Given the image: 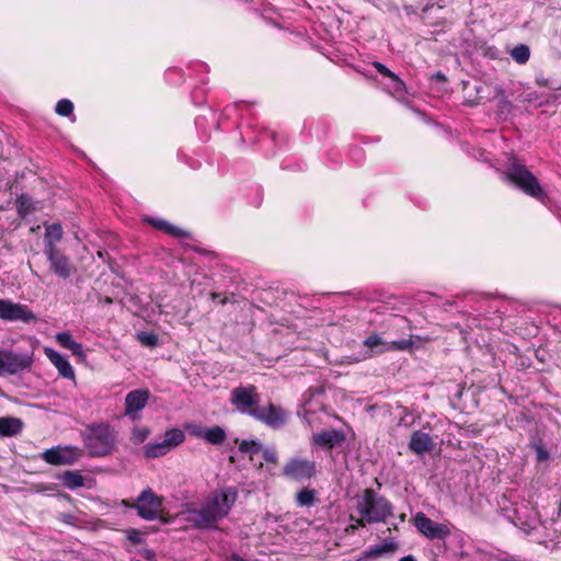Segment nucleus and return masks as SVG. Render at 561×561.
I'll return each instance as SVG.
<instances>
[{
    "instance_id": "1",
    "label": "nucleus",
    "mask_w": 561,
    "mask_h": 561,
    "mask_svg": "<svg viewBox=\"0 0 561 561\" xmlns=\"http://www.w3.org/2000/svg\"><path fill=\"white\" fill-rule=\"evenodd\" d=\"M237 496L238 493L232 488L215 491L205 499L201 507L183 512L184 520L198 530L217 529L218 522L228 516Z\"/></svg>"
},
{
    "instance_id": "2",
    "label": "nucleus",
    "mask_w": 561,
    "mask_h": 561,
    "mask_svg": "<svg viewBox=\"0 0 561 561\" xmlns=\"http://www.w3.org/2000/svg\"><path fill=\"white\" fill-rule=\"evenodd\" d=\"M356 511L359 518L358 526L385 522L393 513L392 504L383 496L378 495L373 489H366L362 496L357 497Z\"/></svg>"
},
{
    "instance_id": "3",
    "label": "nucleus",
    "mask_w": 561,
    "mask_h": 561,
    "mask_svg": "<svg viewBox=\"0 0 561 561\" xmlns=\"http://www.w3.org/2000/svg\"><path fill=\"white\" fill-rule=\"evenodd\" d=\"M504 180L510 181L522 190L525 194L541 199L543 191L536 176L526 168L513 159L504 172Z\"/></svg>"
},
{
    "instance_id": "4",
    "label": "nucleus",
    "mask_w": 561,
    "mask_h": 561,
    "mask_svg": "<svg viewBox=\"0 0 561 561\" xmlns=\"http://www.w3.org/2000/svg\"><path fill=\"white\" fill-rule=\"evenodd\" d=\"M116 446L115 431L107 424H98L90 427L85 437V447L93 457L110 455Z\"/></svg>"
},
{
    "instance_id": "5",
    "label": "nucleus",
    "mask_w": 561,
    "mask_h": 561,
    "mask_svg": "<svg viewBox=\"0 0 561 561\" xmlns=\"http://www.w3.org/2000/svg\"><path fill=\"white\" fill-rule=\"evenodd\" d=\"M162 504V497L158 496L151 489H146L138 495L131 507L136 508L137 514L146 520L161 519L162 523L168 524L169 519L159 514Z\"/></svg>"
},
{
    "instance_id": "6",
    "label": "nucleus",
    "mask_w": 561,
    "mask_h": 561,
    "mask_svg": "<svg viewBox=\"0 0 561 561\" xmlns=\"http://www.w3.org/2000/svg\"><path fill=\"white\" fill-rule=\"evenodd\" d=\"M260 394L254 386L237 387L231 391L230 402L242 413L252 416V411L259 409Z\"/></svg>"
},
{
    "instance_id": "7",
    "label": "nucleus",
    "mask_w": 561,
    "mask_h": 561,
    "mask_svg": "<svg viewBox=\"0 0 561 561\" xmlns=\"http://www.w3.org/2000/svg\"><path fill=\"white\" fill-rule=\"evenodd\" d=\"M252 417L272 430H279L287 423L288 413L282 407L268 403L253 410Z\"/></svg>"
},
{
    "instance_id": "8",
    "label": "nucleus",
    "mask_w": 561,
    "mask_h": 561,
    "mask_svg": "<svg viewBox=\"0 0 561 561\" xmlns=\"http://www.w3.org/2000/svg\"><path fill=\"white\" fill-rule=\"evenodd\" d=\"M317 467L313 460L290 458L284 465L283 476L295 481L309 480L316 476Z\"/></svg>"
},
{
    "instance_id": "9",
    "label": "nucleus",
    "mask_w": 561,
    "mask_h": 561,
    "mask_svg": "<svg viewBox=\"0 0 561 561\" xmlns=\"http://www.w3.org/2000/svg\"><path fill=\"white\" fill-rule=\"evenodd\" d=\"M33 364V357L28 354L14 353L11 351H0V371L2 374L15 375L25 369H30Z\"/></svg>"
},
{
    "instance_id": "10",
    "label": "nucleus",
    "mask_w": 561,
    "mask_h": 561,
    "mask_svg": "<svg viewBox=\"0 0 561 561\" xmlns=\"http://www.w3.org/2000/svg\"><path fill=\"white\" fill-rule=\"evenodd\" d=\"M81 455L82 451L79 448L71 446H58L45 450L42 454V458L49 465L70 466L78 461Z\"/></svg>"
},
{
    "instance_id": "11",
    "label": "nucleus",
    "mask_w": 561,
    "mask_h": 561,
    "mask_svg": "<svg viewBox=\"0 0 561 561\" xmlns=\"http://www.w3.org/2000/svg\"><path fill=\"white\" fill-rule=\"evenodd\" d=\"M0 319L30 323L36 320V316L25 305L16 304L7 299H0Z\"/></svg>"
},
{
    "instance_id": "12",
    "label": "nucleus",
    "mask_w": 561,
    "mask_h": 561,
    "mask_svg": "<svg viewBox=\"0 0 561 561\" xmlns=\"http://www.w3.org/2000/svg\"><path fill=\"white\" fill-rule=\"evenodd\" d=\"M363 344L370 350L368 357L373 356V353H386L391 351H405L412 347V340H398V341H385L378 334H371L366 337Z\"/></svg>"
},
{
    "instance_id": "13",
    "label": "nucleus",
    "mask_w": 561,
    "mask_h": 561,
    "mask_svg": "<svg viewBox=\"0 0 561 561\" xmlns=\"http://www.w3.org/2000/svg\"><path fill=\"white\" fill-rule=\"evenodd\" d=\"M44 253L50 263V270L59 277L67 279L72 273V264L69 259L64 255L56 245L48 244L44 249Z\"/></svg>"
},
{
    "instance_id": "14",
    "label": "nucleus",
    "mask_w": 561,
    "mask_h": 561,
    "mask_svg": "<svg viewBox=\"0 0 561 561\" xmlns=\"http://www.w3.org/2000/svg\"><path fill=\"white\" fill-rule=\"evenodd\" d=\"M415 527L420 533L431 539H443L450 534L446 525L433 522L424 513H417L415 515Z\"/></svg>"
},
{
    "instance_id": "15",
    "label": "nucleus",
    "mask_w": 561,
    "mask_h": 561,
    "mask_svg": "<svg viewBox=\"0 0 561 561\" xmlns=\"http://www.w3.org/2000/svg\"><path fill=\"white\" fill-rule=\"evenodd\" d=\"M149 399V391L137 389L127 393L125 398V414L131 420L138 419V413L146 407Z\"/></svg>"
},
{
    "instance_id": "16",
    "label": "nucleus",
    "mask_w": 561,
    "mask_h": 561,
    "mask_svg": "<svg viewBox=\"0 0 561 561\" xmlns=\"http://www.w3.org/2000/svg\"><path fill=\"white\" fill-rule=\"evenodd\" d=\"M346 435L342 430H325L312 436L313 444L324 449H332L344 444Z\"/></svg>"
},
{
    "instance_id": "17",
    "label": "nucleus",
    "mask_w": 561,
    "mask_h": 561,
    "mask_svg": "<svg viewBox=\"0 0 561 561\" xmlns=\"http://www.w3.org/2000/svg\"><path fill=\"white\" fill-rule=\"evenodd\" d=\"M434 448V440L430 434L414 431L409 442V449L415 455H423Z\"/></svg>"
},
{
    "instance_id": "18",
    "label": "nucleus",
    "mask_w": 561,
    "mask_h": 561,
    "mask_svg": "<svg viewBox=\"0 0 561 561\" xmlns=\"http://www.w3.org/2000/svg\"><path fill=\"white\" fill-rule=\"evenodd\" d=\"M45 355L57 368L60 376L68 379L75 378V370L65 356H62L51 347H45Z\"/></svg>"
},
{
    "instance_id": "19",
    "label": "nucleus",
    "mask_w": 561,
    "mask_h": 561,
    "mask_svg": "<svg viewBox=\"0 0 561 561\" xmlns=\"http://www.w3.org/2000/svg\"><path fill=\"white\" fill-rule=\"evenodd\" d=\"M23 425L21 419L12 416L0 417V436H15L22 432Z\"/></svg>"
},
{
    "instance_id": "20",
    "label": "nucleus",
    "mask_w": 561,
    "mask_h": 561,
    "mask_svg": "<svg viewBox=\"0 0 561 561\" xmlns=\"http://www.w3.org/2000/svg\"><path fill=\"white\" fill-rule=\"evenodd\" d=\"M56 341L65 348H68L72 354L81 359L85 358L82 345L76 342L71 334L67 332H60L56 334Z\"/></svg>"
},
{
    "instance_id": "21",
    "label": "nucleus",
    "mask_w": 561,
    "mask_h": 561,
    "mask_svg": "<svg viewBox=\"0 0 561 561\" xmlns=\"http://www.w3.org/2000/svg\"><path fill=\"white\" fill-rule=\"evenodd\" d=\"M195 434L213 445H220L226 439V432L220 426H213L210 428L199 430Z\"/></svg>"
},
{
    "instance_id": "22",
    "label": "nucleus",
    "mask_w": 561,
    "mask_h": 561,
    "mask_svg": "<svg viewBox=\"0 0 561 561\" xmlns=\"http://www.w3.org/2000/svg\"><path fill=\"white\" fill-rule=\"evenodd\" d=\"M396 550V545L392 542H386L379 546H376L374 548H370L369 550H366L362 552L356 561H369L370 559H376L385 553L393 552Z\"/></svg>"
},
{
    "instance_id": "23",
    "label": "nucleus",
    "mask_w": 561,
    "mask_h": 561,
    "mask_svg": "<svg viewBox=\"0 0 561 561\" xmlns=\"http://www.w3.org/2000/svg\"><path fill=\"white\" fill-rule=\"evenodd\" d=\"M148 222L156 229L164 231V232H167L171 236L178 237V238H181V237H184L187 234L182 229L169 224L168 221H165L163 219L151 218V219H148Z\"/></svg>"
},
{
    "instance_id": "24",
    "label": "nucleus",
    "mask_w": 561,
    "mask_h": 561,
    "mask_svg": "<svg viewBox=\"0 0 561 561\" xmlns=\"http://www.w3.org/2000/svg\"><path fill=\"white\" fill-rule=\"evenodd\" d=\"M61 481L68 489H77L84 484V478L79 471L67 470L61 476Z\"/></svg>"
},
{
    "instance_id": "25",
    "label": "nucleus",
    "mask_w": 561,
    "mask_h": 561,
    "mask_svg": "<svg viewBox=\"0 0 561 561\" xmlns=\"http://www.w3.org/2000/svg\"><path fill=\"white\" fill-rule=\"evenodd\" d=\"M171 449L162 440L156 444H147L144 446V454L147 458H158L168 454Z\"/></svg>"
},
{
    "instance_id": "26",
    "label": "nucleus",
    "mask_w": 561,
    "mask_h": 561,
    "mask_svg": "<svg viewBox=\"0 0 561 561\" xmlns=\"http://www.w3.org/2000/svg\"><path fill=\"white\" fill-rule=\"evenodd\" d=\"M62 237V228L58 224L50 225L45 232V248L48 244L55 245Z\"/></svg>"
},
{
    "instance_id": "27",
    "label": "nucleus",
    "mask_w": 561,
    "mask_h": 561,
    "mask_svg": "<svg viewBox=\"0 0 561 561\" xmlns=\"http://www.w3.org/2000/svg\"><path fill=\"white\" fill-rule=\"evenodd\" d=\"M511 57L519 65H524L529 60L530 50L525 44H519L511 50Z\"/></svg>"
},
{
    "instance_id": "28",
    "label": "nucleus",
    "mask_w": 561,
    "mask_h": 561,
    "mask_svg": "<svg viewBox=\"0 0 561 561\" xmlns=\"http://www.w3.org/2000/svg\"><path fill=\"white\" fill-rule=\"evenodd\" d=\"M184 440V433L181 430L173 428L165 432L163 442L172 449Z\"/></svg>"
},
{
    "instance_id": "29",
    "label": "nucleus",
    "mask_w": 561,
    "mask_h": 561,
    "mask_svg": "<svg viewBox=\"0 0 561 561\" xmlns=\"http://www.w3.org/2000/svg\"><path fill=\"white\" fill-rule=\"evenodd\" d=\"M298 505L311 506L316 502V491L311 489H302L296 495Z\"/></svg>"
},
{
    "instance_id": "30",
    "label": "nucleus",
    "mask_w": 561,
    "mask_h": 561,
    "mask_svg": "<svg viewBox=\"0 0 561 561\" xmlns=\"http://www.w3.org/2000/svg\"><path fill=\"white\" fill-rule=\"evenodd\" d=\"M55 111L58 115L68 117L73 112V104L70 100L62 99L56 104Z\"/></svg>"
},
{
    "instance_id": "31",
    "label": "nucleus",
    "mask_w": 561,
    "mask_h": 561,
    "mask_svg": "<svg viewBox=\"0 0 561 561\" xmlns=\"http://www.w3.org/2000/svg\"><path fill=\"white\" fill-rule=\"evenodd\" d=\"M262 449V445L256 440H242L239 445L241 453H249L251 457Z\"/></svg>"
},
{
    "instance_id": "32",
    "label": "nucleus",
    "mask_w": 561,
    "mask_h": 561,
    "mask_svg": "<svg viewBox=\"0 0 561 561\" xmlns=\"http://www.w3.org/2000/svg\"><path fill=\"white\" fill-rule=\"evenodd\" d=\"M149 434L150 430L148 427H134L130 439L134 444H141L147 439Z\"/></svg>"
},
{
    "instance_id": "33",
    "label": "nucleus",
    "mask_w": 561,
    "mask_h": 561,
    "mask_svg": "<svg viewBox=\"0 0 561 561\" xmlns=\"http://www.w3.org/2000/svg\"><path fill=\"white\" fill-rule=\"evenodd\" d=\"M137 340L144 345L148 347H154L158 345V336L153 333L141 332L137 334Z\"/></svg>"
},
{
    "instance_id": "34",
    "label": "nucleus",
    "mask_w": 561,
    "mask_h": 561,
    "mask_svg": "<svg viewBox=\"0 0 561 561\" xmlns=\"http://www.w3.org/2000/svg\"><path fill=\"white\" fill-rule=\"evenodd\" d=\"M375 69L382 76L392 79L399 84H403L402 81L394 75L391 70H389L385 65L379 61L374 62Z\"/></svg>"
},
{
    "instance_id": "35",
    "label": "nucleus",
    "mask_w": 561,
    "mask_h": 561,
    "mask_svg": "<svg viewBox=\"0 0 561 561\" xmlns=\"http://www.w3.org/2000/svg\"><path fill=\"white\" fill-rule=\"evenodd\" d=\"M261 450H262L263 459L266 462H271V463L277 462V460H278L277 453L274 448H265V449H261Z\"/></svg>"
},
{
    "instance_id": "36",
    "label": "nucleus",
    "mask_w": 561,
    "mask_h": 561,
    "mask_svg": "<svg viewBox=\"0 0 561 561\" xmlns=\"http://www.w3.org/2000/svg\"><path fill=\"white\" fill-rule=\"evenodd\" d=\"M127 538L134 545H139L141 542V534L137 529H129L127 531Z\"/></svg>"
},
{
    "instance_id": "37",
    "label": "nucleus",
    "mask_w": 561,
    "mask_h": 561,
    "mask_svg": "<svg viewBox=\"0 0 561 561\" xmlns=\"http://www.w3.org/2000/svg\"><path fill=\"white\" fill-rule=\"evenodd\" d=\"M18 206H19L20 213H28V210H30L28 198L24 195L20 196L18 198Z\"/></svg>"
},
{
    "instance_id": "38",
    "label": "nucleus",
    "mask_w": 561,
    "mask_h": 561,
    "mask_svg": "<svg viewBox=\"0 0 561 561\" xmlns=\"http://www.w3.org/2000/svg\"><path fill=\"white\" fill-rule=\"evenodd\" d=\"M434 79H436L437 81H442V82H445L446 81V76L438 71L436 72L434 76H433Z\"/></svg>"
},
{
    "instance_id": "39",
    "label": "nucleus",
    "mask_w": 561,
    "mask_h": 561,
    "mask_svg": "<svg viewBox=\"0 0 561 561\" xmlns=\"http://www.w3.org/2000/svg\"><path fill=\"white\" fill-rule=\"evenodd\" d=\"M399 561H416V559L413 556H405L401 558Z\"/></svg>"
},
{
    "instance_id": "40",
    "label": "nucleus",
    "mask_w": 561,
    "mask_h": 561,
    "mask_svg": "<svg viewBox=\"0 0 561 561\" xmlns=\"http://www.w3.org/2000/svg\"><path fill=\"white\" fill-rule=\"evenodd\" d=\"M231 561H247L243 558H241L239 554H232Z\"/></svg>"
},
{
    "instance_id": "41",
    "label": "nucleus",
    "mask_w": 561,
    "mask_h": 561,
    "mask_svg": "<svg viewBox=\"0 0 561 561\" xmlns=\"http://www.w3.org/2000/svg\"><path fill=\"white\" fill-rule=\"evenodd\" d=\"M219 297H220V294H217V293L211 294V298L214 300H219Z\"/></svg>"
},
{
    "instance_id": "42",
    "label": "nucleus",
    "mask_w": 561,
    "mask_h": 561,
    "mask_svg": "<svg viewBox=\"0 0 561 561\" xmlns=\"http://www.w3.org/2000/svg\"><path fill=\"white\" fill-rule=\"evenodd\" d=\"M477 104H478V103H476V102H470V103H469V105H470V106H474V105H477Z\"/></svg>"
},
{
    "instance_id": "43",
    "label": "nucleus",
    "mask_w": 561,
    "mask_h": 561,
    "mask_svg": "<svg viewBox=\"0 0 561 561\" xmlns=\"http://www.w3.org/2000/svg\"><path fill=\"white\" fill-rule=\"evenodd\" d=\"M539 458L540 459L543 458V453H541V451L539 453Z\"/></svg>"
},
{
    "instance_id": "44",
    "label": "nucleus",
    "mask_w": 561,
    "mask_h": 561,
    "mask_svg": "<svg viewBox=\"0 0 561 561\" xmlns=\"http://www.w3.org/2000/svg\"><path fill=\"white\" fill-rule=\"evenodd\" d=\"M404 517H405V515H404V514H402V515L400 516L401 520H404Z\"/></svg>"
}]
</instances>
